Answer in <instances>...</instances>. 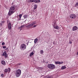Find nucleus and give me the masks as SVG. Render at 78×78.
<instances>
[{"label": "nucleus", "mask_w": 78, "mask_h": 78, "mask_svg": "<svg viewBox=\"0 0 78 78\" xmlns=\"http://www.w3.org/2000/svg\"><path fill=\"white\" fill-rule=\"evenodd\" d=\"M2 48H6V46H3Z\"/></svg>", "instance_id": "nucleus-31"}, {"label": "nucleus", "mask_w": 78, "mask_h": 78, "mask_svg": "<svg viewBox=\"0 0 78 78\" xmlns=\"http://www.w3.org/2000/svg\"><path fill=\"white\" fill-rule=\"evenodd\" d=\"M78 6V3H76L75 5V7Z\"/></svg>", "instance_id": "nucleus-29"}, {"label": "nucleus", "mask_w": 78, "mask_h": 78, "mask_svg": "<svg viewBox=\"0 0 78 78\" xmlns=\"http://www.w3.org/2000/svg\"><path fill=\"white\" fill-rule=\"evenodd\" d=\"M30 2H34V0H30Z\"/></svg>", "instance_id": "nucleus-26"}, {"label": "nucleus", "mask_w": 78, "mask_h": 78, "mask_svg": "<svg viewBox=\"0 0 78 78\" xmlns=\"http://www.w3.org/2000/svg\"><path fill=\"white\" fill-rule=\"evenodd\" d=\"M22 14H20L19 15V17H20L19 20H20L21 19V17H22Z\"/></svg>", "instance_id": "nucleus-23"}, {"label": "nucleus", "mask_w": 78, "mask_h": 78, "mask_svg": "<svg viewBox=\"0 0 78 78\" xmlns=\"http://www.w3.org/2000/svg\"><path fill=\"white\" fill-rule=\"evenodd\" d=\"M66 67L65 66H63L62 67L61 69L62 70H64L65 69H66Z\"/></svg>", "instance_id": "nucleus-18"}, {"label": "nucleus", "mask_w": 78, "mask_h": 78, "mask_svg": "<svg viewBox=\"0 0 78 78\" xmlns=\"http://www.w3.org/2000/svg\"><path fill=\"white\" fill-rule=\"evenodd\" d=\"M37 25H34L33 27L34 28H36V27H37Z\"/></svg>", "instance_id": "nucleus-34"}, {"label": "nucleus", "mask_w": 78, "mask_h": 78, "mask_svg": "<svg viewBox=\"0 0 78 78\" xmlns=\"http://www.w3.org/2000/svg\"><path fill=\"white\" fill-rule=\"evenodd\" d=\"M5 43L4 42H2V45H5Z\"/></svg>", "instance_id": "nucleus-35"}, {"label": "nucleus", "mask_w": 78, "mask_h": 78, "mask_svg": "<svg viewBox=\"0 0 78 78\" xmlns=\"http://www.w3.org/2000/svg\"><path fill=\"white\" fill-rule=\"evenodd\" d=\"M2 25H3V24H2V23H0V26H2Z\"/></svg>", "instance_id": "nucleus-36"}, {"label": "nucleus", "mask_w": 78, "mask_h": 78, "mask_svg": "<svg viewBox=\"0 0 78 78\" xmlns=\"http://www.w3.org/2000/svg\"><path fill=\"white\" fill-rule=\"evenodd\" d=\"M38 38V37H37L34 40V44L37 43V41H38V38Z\"/></svg>", "instance_id": "nucleus-13"}, {"label": "nucleus", "mask_w": 78, "mask_h": 78, "mask_svg": "<svg viewBox=\"0 0 78 78\" xmlns=\"http://www.w3.org/2000/svg\"><path fill=\"white\" fill-rule=\"evenodd\" d=\"M25 27H26V25H25V24L21 26V29L23 28H25Z\"/></svg>", "instance_id": "nucleus-17"}, {"label": "nucleus", "mask_w": 78, "mask_h": 78, "mask_svg": "<svg viewBox=\"0 0 78 78\" xmlns=\"http://www.w3.org/2000/svg\"><path fill=\"white\" fill-rule=\"evenodd\" d=\"M41 2V1L39 0H35L34 2L35 3H39Z\"/></svg>", "instance_id": "nucleus-14"}, {"label": "nucleus", "mask_w": 78, "mask_h": 78, "mask_svg": "<svg viewBox=\"0 0 78 78\" xmlns=\"http://www.w3.org/2000/svg\"><path fill=\"white\" fill-rule=\"evenodd\" d=\"M69 42L70 44H72V41H71L70 40H69Z\"/></svg>", "instance_id": "nucleus-30"}, {"label": "nucleus", "mask_w": 78, "mask_h": 78, "mask_svg": "<svg viewBox=\"0 0 78 78\" xmlns=\"http://www.w3.org/2000/svg\"><path fill=\"white\" fill-rule=\"evenodd\" d=\"M40 53L41 55H43V53H44V51H43V50H41Z\"/></svg>", "instance_id": "nucleus-19"}, {"label": "nucleus", "mask_w": 78, "mask_h": 78, "mask_svg": "<svg viewBox=\"0 0 78 78\" xmlns=\"http://www.w3.org/2000/svg\"><path fill=\"white\" fill-rule=\"evenodd\" d=\"M23 17L24 19H27L28 17V15H25L23 16Z\"/></svg>", "instance_id": "nucleus-16"}, {"label": "nucleus", "mask_w": 78, "mask_h": 78, "mask_svg": "<svg viewBox=\"0 0 78 78\" xmlns=\"http://www.w3.org/2000/svg\"><path fill=\"white\" fill-rule=\"evenodd\" d=\"M32 26H33V24H30L27 26V28H31L32 27Z\"/></svg>", "instance_id": "nucleus-11"}, {"label": "nucleus", "mask_w": 78, "mask_h": 78, "mask_svg": "<svg viewBox=\"0 0 78 78\" xmlns=\"http://www.w3.org/2000/svg\"><path fill=\"white\" fill-rule=\"evenodd\" d=\"M55 64H59V62H55Z\"/></svg>", "instance_id": "nucleus-27"}, {"label": "nucleus", "mask_w": 78, "mask_h": 78, "mask_svg": "<svg viewBox=\"0 0 78 78\" xmlns=\"http://www.w3.org/2000/svg\"><path fill=\"white\" fill-rule=\"evenodd\" d=\"M1 63L2 64L4 65V66H5L6 65V63H5V62L4 60L2 61Z\"/></svg>", "instance_id": "nucleus-12"}, {"label": "nucleus", "mask_w": 78, "mask_h": 78, "mask_svg": "<svg viewBox=\"0 0 78 78\" xmlns=\"http://www.w3.org/2000/svg\"><path fill=\"white\" fill-rule=\"evenodd\" d=\"M7 70H8V71L9 72H10V71H11V69L9 68H8Z\"/></svg>", "instance_id": "nucleus-25"}, {"label": "nucleus", "mask_w": 78, "mask_h": 78, "mask_svg": "<svg viewBox=\"0 0 78 78\" xmlns=\"http://www.w3.org/2000/svg\"><path fill=\"white\" fill-rule=\"evenodd\" d=\"M2 56H5V58H7L8 55H7V54L6 53V51H5L2 54Z\"/></svg>", "instance_id": "nucleus-10"}, {"label": "nucleus", "mask_w": 78, "mask_h": 78, "mask_svg": "<svg viewBox=\"0 0 78 78\" xmlns=\"http://www.w3.org/2000/svg\"><path fill=\"white\" fill-rule=\"evenodd\" d=\"M78 30V27L76 26H74L73 28V31H76Z\"/></svg>", "instance_id": "nucleus-8"}, {"label": "nucleus", "mask_w": 78, "mask_h": 78, "mask_svg": "<svg viewBox=\"0 0 78 78\" xmlns=\"http://www.w3.org/2000/svg\"><path fill=\"white\" fill-rule=\"evenodd\" d=\"M8 48H6L5 49V50H8Z\"/></svg>", "instance_id": "nucleus-37"}, {"label": "nucleus", "mask_w": 78, "mask_h": 78, "mask_svg": "<svg viewBox=\"0 0 78 78\" xmlns=\"http://www.w3.org/2000/svg\"><path fill=\"white\" fill-rule=\"evenodd\" d=\"M4 72H5V73H7V72H8V69H5L4 70Z\"/></svg>", "instance_id": "nucleus-24"}, {"label": "nucleus", "mask_w": 78, "mask_h": 78, "mask_svg": "<svg viewBox=\"0 0 78 78\" xmlns=\"http://www.w3.org/2000/svg\"><path fill=\"white\" fill-rule=\"evenodd\" d=\"M37 5H34V9H36V8H37Z\"/></svg>", "instance_id": "nucleus-22"}, {"label": "nucleus", "mask_w": 78, "mask_h": 78, "mask_svg": "<svg viewBox=\"0 0 78 78\" xmlns=\"http://www.w3.org/2000/svg\"><path fill=\"white\" fill-rule=\"evenodd\" d=\"M63 62H59V64H63Z\"/></svg>", "instance_id": "nucleus-28"}, {"label": "nucleus", "mask_w": 78, "mask_h": 78, "mask_svg": "<svg viewBox=\"0 0 78 78\" xmlns=\"http://www.w3.org/2000/svg\"><path fill=\"white\" fill-rule=\"evenodd\" d=\"M54 28H55L56 29H58V30H59V28H60V27H58V26H57L55 27H54Z\"/></svg>", "instance_id": "nucleus-15"}, {"label": "nucleus", "mask_w": 78, "mask_h": 78, "mask_svg": "<svg viewBox=\"0 0 78 78\" xmlns=\"http://www.w3.org/2000/svg\"><path fill=\"white\" fill-rule=\"evenodd\" d=\"M14 12V11L9 9L8 14L9 16H11V15Z\"/></svg>", "instance_id": "nucleus-5"}, {"label": "nucleus", "mask_w": 78, "mask_h": 78, "mask_svg": "<svg viewBox=\"0 0 78 78\" xmlns=\"http://www.w3.org/2000/svg\"><path fill=\"white\" fill-rule=\"evenodd\" d=\"M36 24V22L35 21L32 22V25H35Z\"/></svg>", "instance_id": "nucleus-21"}, {"label": "nucleus", "mask_w": 78, "mask_h": 78, "mask_svg": "<svg viewBox=\"0 0 78 78\" xmlns=\"http://www.w3.org/2000/svg\"><path fill=\"white\" fill-rule=\"evenodd\" d=\"M76 15L73 14H71L70 15V17L71 18V19H75L76 18Z\"/></svg>", "instance_id": "nucleus-6"}, {"label": "nucleus", "mask_w": 78, "mask_h": 78, "mask_svg": "<svg viewBox=\"0 0 78 78\" xmlns=\"http://www.w3.org/2000/svg\"><path fill=\"white\" fill-rule=\"evenodd\" d=\"M5 22V21H2L1 22V23H4Z\"/></svg>", "instance_id": "nucleus-32"}, {"label": "nucleus", "mask_w": 78, "mask_h": 78, "mask_svg": "<svg viewBox=\"0 0 78 78\" xmlns=\"http://www.w3.org/2000/svg\"><path fill=\"white\" fill-rule=\"evenodd\" d=\"M7 21L8 28L9 30H11L12 28V25L11 23V21L9 20H7Z\"/></svg>", "instance_id": "nucleus-3"}, {"label": "nucleus", "mask_w": 78, "mask_h": 78, "mask_svg": "<svg viewBox=\"0 0 78 78\" xmlns=\"http://www.w3.org/2000/svg\"><path fill=\"white\" fill-rule=\"evenodd\" d=\"M21 73V70L20 69H18L16 70L15 74L16 77H19L20 76Z\"/></svg>", "instance_id": "nucleus-1"}, {"label": "nucleus", "mask_w": 78, "mask_h": 78, "mask_svg": "<svg viewBox=\"0 0 78 78\" xmlns=\"http://www.w3.org/2000/svg\"><path fill=\"white\" fill-rule=\"evenodd\" d=\"M15 9V6H12L10 8V10H12V11H14Z\"/></svg>", "instance_id": "nucleus-9"}, {"label": "nucleus", "mask_w": 78, "mask_h": 78, "mask_svg": "<svg viewBox=\"0 0 78 78\" xmlns=\"http://www.w3.org/2000/svg\"><path fill=\"white\" fill-rule=\"evenodd\" d=\"M34 55V52H32L31 53H30V57H31L33 55Z\"/></svg>", "instance_id": "nucleus-20"}, {"label": "nucleus", "mask_w": 78, "mask_h": 78, "mask_svg": "<svg viewBox=\"0 0 78 78\" xmlns=\"http://www.w3.org/2000/svg\"><path fill=\"white\" fill-rule=\"evenodd\" d=\"M36 68L37 69H38L39 71H40V73L41 72H42V68L39 67H36Z\"/></svg>", "instance_id": "nucleus-7"}, {"label": "nucleus", "mask_w": 78, "mask_h": 78, "mask_svg": "<svg viewBox=\"0 0 78 78\" xmlns=\"http://www.w3.org/2000/svg\"><path fill=\"white\" fill-rule=\"evenodd\" d=\"M27 48L26 45L24 44H22L21 45L20 48L21 50H24Z\"/></svg>", "instance_id": "nucleus-2"}, {"label": "nucleus", "mask_w": 78, "mask_h": 78, "mask_svg": "<svg viewBox=\"0 0 78 78\" xmlns=\"http://www.w3.org/2000/svg\"><path fill=\"white\" fill-rule=\"evenodd\" d=\"M48 67L49 69H54L55 68V65L52 64L48 65Z\"/></svg>", "instance_id": "nucleus-4"}, {"label": "nucleus", "mask_w": 78, "mask_h": 78, "mask_svg": "<svg viewBox=\"0 0 78 78\" xmlns=\"http://www.w3.org/2000/svg\"><path fill=\"white\" fill-rule=\"evenodd\" d=\"M1 76L2 77H3V76H4V74H1Z\"/></svg>", "instance_id": "nucleus-33"}]
</instances>
